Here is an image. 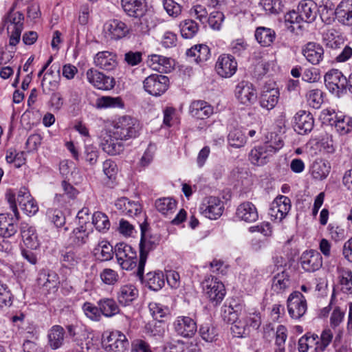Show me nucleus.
I'll use <instances>...</instances> for the list:
<instances>
[{"instance_id": "nucleus-1", "label": "nucleus", "mask_w": 352, "mask_h": 352, "mask_svg": "<svg viewBox=\"0 0 352 352\" xmlns=\"http://www.w3.org/2000/svg\"><path fill=\"white\" fill-rule=\"evenodd\" d=\"M6 199L10 204V208L14 212L15 219L10 217L9 214H0V251L8 252L12 250L11 243L5 239L14 235L17 231V221L19 219V212L15 203V196L12 192L6 194Z\"/></svg>"}, {"instance_id": "nucleus-2", "label": "nucleus", "mask_w": 352, "mask_h": 352, "mask_svg": "<svg viewBox=\"0 0 352 352\" xmlns=\"http://www.w3.org/2000/svg\"><path fill=\"white\" fill-rule=\"evenodd\" d=\"M144 221H138L141 230V239L140 243V260L138 266L137 274L142 278L144 274L145 263L148 253L158 245L160 238L157 234H153L148 232V224L143 216Z\"/></svg>"}, {"instance_id": "nucleus-3", "label": "nucleus", "mask_w": 352, "mask_h": 352, "mask_svg": "<svg viewBox=\"0 0 352 352\" xmlns=\"http://www.w3.org/2000/svg\"><path fill=\"white\" fill-rule=\"evenodd\" d=\"M283 146V141L276 133H270V139L263 146L252 149L249 160L255 165L261 166L267 163L268 158Z\"/></svg>"}, {"instance_id": "nucleus-4", "label": "nucleus", "mask_w": 352, "mask_h": 352, "mask_svg": "<svg viewBox=\"0 0 352 352\" xmlns=\"http://www.w3.org/2000/svg\"><path fill=\"white\" fill-rule=\"evenodd\" d=\"M140 129V122L136 118L124 116L115 122L112 134L116 140H126L137 137Z\"/></svg>"}, {"instance_id": "nucleus-5", "label": "nucleus", "mask_w": 352, "mask_h": 352, "mask_svg": "<svg viewBox=\"0 0 352 352\" xmlns=\"http://www.w3.org/2000/svg\"><path fill=\"white\" fill-rule=\"evenodd\" d=\"M228 321L231 323L230 330L234 337L243 338L249 333L247 318V313L244 307L241 305H232L228 307Z\"/></svg>"}, {"instance_id": "nucleus-6", "label": "nucleus", "mask_w": 352, "mask_h": 352, "mask_svg": "<svg viewBox=\"0 0 352 352\" xmlns=\"http://www.w3.org/2000/svg\"><path fill=\"white\" fill-rule=\"evenodd\" d=\"M115 254L122 269L130 270L136 267V251L131 245L123 242L117 243L115 246Z\"/></svg>"}, {"instance_id": "nucleus-7", "label": "nucleus", "mask_w": 352, "mask_h": 352, "mask_svg": "<svg viewBox=\"0 0 352 352\" xmlns=\"http://www.w3.org/2000/svg\"><path fill=\"white\" fill-rule=\"evenodd\" d=\"M203 289L210 300L215 305L220 303L226 295L223 284L214 276L206 277L202 283Z\"/></svg>"}, {"instance_id": "nucleus-8", "label": "nucleus", "mask_w": 352, "mask_h": 352, "mask_svg": "<svg viewBox=\"0 0 352 352\" xmlns=\"http://www.w3.org/2000/svg\"><path fill=\"white\" fill-rule=\"evenodd\" d=\"M168 83L167 76L157 74L150 75L143 82L144 90L155 96L163 94L168 89Z\"/></svg>"}, {"instance_id": "nucleus-9", "label": "nucleus", "mask_w": 352, "mask_h": 352, "mask_svg": "<svg viewBox=\"0 0 352 352\" xmlns=\"http://www.w3.org/2000/svg\"><path fill=\"white\" fill-rule=\"evenodd\" d=\"M287 302L289 314L294 319H300L307 311L306 298L300 292H292L289 296Z\"/></svg>"}, {"instance_id": "nucleus-10", "label": "nucleus", "mask_w": 352, "mask_h": 352, "mask_svg": "<svg viewBox=\"0 0 352 352\" xmlns=\"http://www.w3.org/2000/svg\"><path fill=\"white\" fill-rule=\"evenodd\" d=\"M223 204L216 197H208L203 199L200 207V212L210 219H217L223 213Z\"/></svg>"}, {"instance_id": "nucleus-11", "label": "nucleus", "mask_w": 352, "mask_h": 352, "mask_svg": "<svg viewBox=\"0 0 352 352\" xmlns=\"http://www.w3.org/2000/svg\"><path fill=\"white\" fill-rule=\"evenodd\" d=\"M175 332L183 338H192L197 332V323L189 316H180L173 323Z\"/></svg>"}, {"instance_id": "nucleus-12", "label": "nucleus", "mask_w": 352, "mask_h": 352, "mask_svg": "<svg viewBox=\"0 0 352 352\" xmlns=\"http://www.w3.org/2000/svg\"><path fill=\"white\" fill-rule=\"evenodd\" d=\"M105 37L111 40H119L125 37L129 32V28L124 22L113 19L107 21L103 26Z\"/></svg>"}, {"instance_id": "nucleus-13", "label": "nucleus", "mask_w": 352, "mask_h": 352, "mask_svg": "<svg viewBox=\"0 0 352 352\" xmlns=\"http://www.w3.org/2000/svg\"><path fill=\"white\" fill-rule=\"evenodd\" d=\"M129 342L124 334L119 331L110 333L107 338L104 349L107 352H126Z\"/></svg>"}, {"instance_id": "nucleus-14", "label": "nucleus", "mask_w": 352, "mask_h": 352, "mask_svg": "<svg viewBox=\"0 0 352 352\" xmlns=\"http://www.w3.org/2000/svg\"><path fill=\"white\" fill-rule=\"evenodd\" d=\"M291 208L290 199L284 195L277 197L272 203L269 214L274 220L281 221Z\"/></svg>"}, {"instance_id": "nucleus-15", "label": "nucleus", "mask_w": 352, "mask_h": 352, "mask_svg": "<svg viewBox=\"0 0 352 352\" xmlns=\"http://www.w3.org/2000/svg\"><path fill=\"white\" fill-rule=\"evenodd\" d=\"M300 263L305 271L314 272L322 267V257L318 251L314 250H307L302 254L300 258Z\"/></svg>"}, {"instance_id": "nucleus-16", "label": "nucleus", "mask_w": 352, "mask_h": 352, "mask_svg": "<svg viewBox=\"0 0 352 352\" xmlns=\"http://www.w3.org/2000/svg\"><path fill=\"white\" fill-rule=\"evenodd\" d=\"M88 82L95 87L102 90H109L114 87V79L105 76L98 70L91 68L86 73Z\"/></svg>"}, {"instance_id": "nucleus-17", "label": "nucleus", "mask_w": 352, "mask_h": 352, "mask_svg": "<svg viewBox=\"0 0 352 352\" xmlns=\"http://www.w3.org/2000/svg\"><path fill=\"white\" fill-rule=\"evenodd\" d=\"M215 69L217 74L223 78L232 76L237 69L235 58L229 54H222L216 63Z\"/></svg>"}, {"instance_id": "nucleus-18", "label": "nucleus", "mask_w": 352, "mask_h": 352, "mask_svg": "<svg viewBox=\"0 0 352 352\" xmlns=\"http://www.w3.org/2000/svg\"><path fill=\"white\" fill-rule=\"evenodd\" d=\"M115 206L122 214L129 215V217L136 216L141 218V221H144L143 216L146 219V216L142 214V207L138 202L131 201L126 197H121L118 199Z\"/></svg>"}, {"instance_id": "nucleus-19", "label": "nucleus", "mask_w": 352, "mask_h": 352, "mask_svg": "<svg viewBox=\"0 0 352 352\" xmlns=\"http://www.w3.org/2000/svg\"><path fill=\"white\" fill-rule=\"evenodd\" d=\"M324 82L327 89L331 92H339L347 87V78L338 69L327 73L324 76Z\"/></svg>"}, {"instance_id": "nucleus-20", "label": "nucleus", "mask_w": 352, "mask_h": 352, "mask_svg": "<svg viewBox=\"0 0 352 352\" xmlns=\"http://www.w3.org/2000/svg\"><path fill=\"white\" fill-rule=\"evenodd\" d=\"M314 120L311 113L299 111L294 116V130L299 134L309 133L314 128Z\"/></svg>"}, {"instance_id": "nucleus-21", "label": "nucleus", "mask_w": 352, "mask_h": 352, "mask_svg": "<svg viewBox=\"0 0 352 352\" xmlns=\"http://www.w3.org/2000/svg\"><path fill=\"white\" fill-rule=\"evenodd\" d=\"M297 10L301 16V20L306 23L314 22L318 14L320 12V8L318 5L312 0H302L299 2Z\"/></svg>"}, {"instance_id": "nucleus-22", "label": "nucleus", "mask_w": 352, "mask_h": 352, "mask_svg": "<svg viewBox=\"0 0 352 352\" xmlns=\"http://www.w3.org/2000/svg\"><path fill=\"white\" fill-rule=\"evenodd\" d=\"M235 95L241 103L248 105L256 99V90L252 85L245 81L239 82L235 89Z\"/></svg>"}, {"instance_id": "nucleus-23", "label": "nucleus", "mask_w": 352, "mask_h": 352, "mask_svg": "<svg viewBox=\"0 0 352 352\" xmlns=\"http://www.w3.org/2000/svg\"><path fill=\"white\" fill-rule=\"evenodd\" d=\"M124 12L130 17L140 18L146 10V0H121Z\"/></svg>"}, {"instance_id": "nucleus-24", "label": "nucleus", "mask_w": 352, "mask_h": 352, "mask_svg": "<svg viewBox=\"0 0 352 352\" xmlns=\"http://www.w3.org/2000/svg\"><path fill=\"white\" fill-rule=\"evenodd\" d=\"M95 65L105 71H111L118 65L117 56L109 51L98 52L94 58Z\"/></svg>"}, {"instance_id": "nucleus-25", "label": "nucleus", "mask_w": 352, "mask_h": 352, "mask_svg": "<svg viewBox=\"0 0 352 352\" xmlns=\"http://www.w3.org/2000/svg\"><path fill=\"white\" fill-rule=\"evenodd\" d=\"M236 215L239 219L248 223L254 222L258 218L256 206L249 201L243 202L238 206Z\"/></svg>"}, {"instance_id": "nucleus-26", "label": "nucleus", "mask_w": 352, "mask_h": 352, "mask_svg": "<svg viewBox=\"0 0 352 352\" xmlns=\"http://www.w3.org/2000/svg\"><path fill=\"white\" fill-rule=\"evenodd\" d=\"M65 338V331L60 325H54L47 333V344L52 350L60 349L63 344Z\"/></svg>"}, {"instance_id": "nucleus-27", "label": "nucleus", "mask_w": 352, "mask_h": 352, "mask_svg": "<svg viewBox=\"0 0 352 352\" xmlns=\"http://www.w3.org/2000/svg\"><path fill=\"white\" fill-rule=\"evenodd\" d=\"M67 336L77 345L80 346L89 337V333L82 324H71L66 326Z\"/></svg>"}, {"instance_id": "nucleus-28", "label": "nucleus", "mask_w": 352, "mask_h": 352, "mask_svg": "<svg viewBox=\"0 0 352 352\" xmlns=\"http://www.w3.org/2000/svg\"><path fill=\"white\" fill-rule=\"evenodd\" d=\"M189 111L192 117L204 120L212 114L213 108L205 101L197 100L190 104Z\"/></svg>"}, {"instance_id": "nucleus-29", "label": "nucleus", "mask_w": 352, "mask_h": 352, "mask_svg": "<svg viewBox=\"0 0 352 352\" xmlns=\"http://www.w3.org/2000/svg\"><path fill=\"white\" fill-rule=\"evenodd\" d=\"M302 54L310 63L318 65L322 59L324 50L319 44L310 42L302 50Z\"/></svg>"}, {"instance_id": "nucleus-30", "label": "nucleus", "mask_w": 352, "mask_h": 352, "mask_svg": "<svg viewBox=\"0 0 352 352\" xmlns=\"http://www.w3.org/2000/svg\"><path fill=\"white\" fill-rule=\"evenodd\" d=\"M336 15L344 25H352V0L341 1L336 10Z\"/></svg>"}, {"instance_id": "nucleus-31", "label": "nucleus", "mask_w": 352, "mask_h": 352, "mask_svg": "<svg viewBox=\"0 0 352 352\" xmlns=\"http://www.w3.org/2000/svg\"><path fill=\"white\" fill-rule=\"evenodd\" d=\"M21 233L23 241L28 248L34 250L38 247V237L34 227L23 223L21 226Z\"/></svg>"}, {"instance_id": "nucleus-32", "label": "nucleus", "mask_w": 352, "mask_h": 352, "mask_svg": "<svg viewBox=\"0 0 352 352\" xmlns=\"http://www.w3.org/2000/svg\"><path fill=\"white\" fill-rule=\"evenodd\" d=\"M138 296V290L133 285H125L122 286L117 294L119 303L123 306L129 305Z\"/></svg>"}, {"instance_id": "nucleus-33", "label": "nucleus", "mask_w": 352, "mask_h": 352, "mask_svg": "<svg viewBox=\"0 0 352 352\" xmlns=\"http://www.w3.org/2000/svg\"><path fill=\"white\" fill-rule=\"evenodd\" d=\"M279 98V91L277 89H264L260 97L261 107L271 110L277 104Z\"/></svg>"}, {"instance_id": "nucleus-34", "label": "nucleus", "mask_w": 352, "mask_h": 352, "mask_svg": "<svg viewBox=\"0 0 352 352\" xmlns=\"http://www.w3.org/2000/svg\"><path fill=\"white\" fill-rule=\"evenodd\" d=\"M113 138V135H107L100 142L102 149L111 155L120 154L124 150V145Z\"/></svg>"}, {"instance_id": "nucleus-35", "label": "nucleus", "mask_w": 352, "mask_h": 352, "mask_svg": "<svg viewBox=\"0 0 352 352\" xmlns=\"http://www.w3.org/2000/svg\"><path fill=\"white\" fill-rule=\"evenodd\" d=\"M151 66L154 69L161 72L168 73L173 68V60L157 54H151L149 56Z\"/></svg>"}, {"instance_id": "nucleus-36", "label": "nucleus", "mask_w": 352, "mask_h": 352, "mask_svg": "<svg viewBox=\"0 0 352 352\" xmlns=\"http://www.w3.org/2000/svg\"><path fill=\"white\" fill-rule=\"evenodd\" d=\"M331 170L330 163L325 160H316L311 166V173L316 179L322 180L329 174Z\"/></svg>"}, {"instance_id": "nucleus-37", "label": "nucleus", "mask_w": 352, "mask_h": 352, "mask_svg": "<svg viewBox=\"0 0 352 352\" xmlns=\"http://www.w3.org/2000/svg\"><path fill=\"white\" fill-rule=\"evenodd\" d=\"M38 284L45 287L49 292L54 293L58 287V280L55 273H41L37 278Z\"/></svg>"}, {"instance_id": "nucleus-38", "label": "nucleus", "mask_w": 352, "mask_h": 352, "mask_svg": "<svg viewBox=\"0 0 352 352\" xmlns=\"http://www.w3.org/2000/svg\"><path fill=\"white\" fill-rule=\"evenodd\" d=\"M100 314L107 318L112 317L120 311V308L113 298H104L98 301Z\"/></svg>"}, {"instance_id": "nucleus-39", "label": "nucleus", "mask_w": 352, "mask_h": 352, "mask_svg": "<svg viewBox=\"0 0 352 352\" xmlns=\"http://www.w3.org/2000/svg\"><path fill=\"white\" fill-rule=\"evenodd\" d=\"M255 38L261 46L268 47L274 42L276 33L270 28L258 27L255 31Z\"/></svg>"}, {"instance_id": "nucleus-40", "label": "nucleus", "mask_w": 352, "mask_h": 352, "mask_svg": "<svg viewBox=\"0 0 352 352\" xmlns=\"http://www.w3.org/2000/svg\"><path fill=\"white\" fill-rule=\"evenodd\" d=\"M23 15L19 12H10L4 20L8 32L22 31Z\"/></svg>"}, {"instance_id": "nucleus-41", "label": "nucleus", "mask_w": 352, "mask_h": 352, "mask_svg": "<svg viewBox=\"0 0 352 352\" xmlns=\"http://www.w3.org/2000/svg\"><path fill=\"white\" fill-rule=\"evenodd\" d=\"M89 234V232L86 230L83 226L74 229L69 237V245L74 247L82 246L87 243Z\"/></svg>"}, {"instance_id": "nucleus-42", "label": "nucleus", "mask_w": 352, "mask_h": 352, "mask_svg": "<svg viewBox=\"0 0 352 352\" xmlns=\"http://www.w3.org/2000/svg\"><path fill=\"white\" fill-rule=\"evenodd\" d=\"M165 276L162 272H149L146 274V282L148 287L153 291H158L165 283Z\"/></svg>"}, {"instance_id": "nucleus-43", "label": "nucleus", "mask_w": 352, "mask_h": 352, "mask_svg": "<svg viewBox=\"0 0 352 352\" xmlns=\"http://www.w3.org/2000/svg\"><path fill=\"white\" fill-rule=\"evenodd\" d=\"M318 344V336L315 333H307L298 340V351L308 352L309 349L313 347H314V351H316V346Z\"/></svg>"}, {"instance_id": "nucleus-44", "label": "nucleus", "mask_w": 352, "mask_h": 352, "mask_svg": "<svg viewBox=\"0 0 352 352\" xmlns=\"http://www.w3.org/2000/svg\"><path fill=\"white\" fill-rule=\"evenodd\" d=\"M325 45L331 49H337L343 44V38L334 29L327 30L323 34Z\"/></svg>"}, {"instance_id": "nucleus-45", "label": "nucleus", "mask_w": 352, "mask_h": 352, "mask_svg": "<svg viewBox=\"0 0 352 352\" xmlns=\"http://www.w3.org/2000/svg\"><path fill=\"white\" fill-rule=\"evenodd\" d=\"M96 107L98 109L122 108L124 103L120 97L102 96L97 98Z\"/></svg>"}, {"instance_id": "nucleus-46", "label": "nucleus", "mask_w": 352, "mask_h": 352, "mask_svg": "<svg viewBox=\"0 0 352 352\" xmlns=\"http://www.w3.org/2000/svg\"><path fill=\"white\" fill-rule=\"evenodd\" d=\"M335 127L340 135H345L352 130V119L349 116L336 115Z\"/></svg>"}, {"instance_id": "nucleus-47", "label": "nucleus", "mask_w": 352, "mask_h": 352, "mask_svg": "<svg viewBox=\"0 0 352 352\" xmlns=\"http://www.w3.org/2000/svg\"><path fill=\"white\" fill-rule=\"evenodd\" d=\"M179 27L181 34L185 38H192L199 30L198 24L195 21L190 19L182 21Z\"/></svg>"}, {"instance_id": "nucleus-48", "label": "nucleus", "mask_w": 352, "mask_h": 352, "mask_svg": "<svg viewBox=\"0 0 352 352\" xmlns=\"http://www.w3.org/2000/svg\"><path fill=\"white\" fill-rule=\"evenodd\" d=\"M156 209L163 214H168L176 208V201L170 197L158 199L155 204Z\"/></svg>"}, {"instance_id": "nucleus-49", "label": "nucleus", "mask_w": 352, "mask_h": 352, "mask_svg": "<svg viewBox=\"0 0 352 352\" xmlns=\"http://www.w3.org/2000/svg\"><path fill=\"white\" fill-rule=\"evenodd\" d=\"M228 141L232 147L241 148L246 143V136L241 130L235 129L229 133Z\"/></svg>"}, {"instance_id": "nucleus-50", "label": "nucleus", "mask_w": 352, "mask_h": 352, "mask_svg": "<svg viewBox=\"0 0 352 352\" xmlns=\"http://www.w3.org/2000/svg\"><path fill=\"white\" fill-rule=\"evenodd\" d=\"M187 55L195 56L197 62L206 60L210 56V50L205 45H195L187 51Z\"/></svg>"}, {"instance_id": "nucleus-51", "label": "nucleus", "mask_w": 352, "mask_h": 352, "mask_svg": "<svg viewBox=\"0 0 352 352\" xmlns=\"http://www.w3.org/2000/svg\"><path fill=\"white\" fill-rule=\"evenodd\" d=\"M92 223L99 232H105L110 227L108 217L101 212H96L93 214Z\"/></svg>"}, {"instance_id": "nucleus-52", "label": "nucleus", "mask_w": 352, "mask_h": 352, "mask_svg": "<svg viewBox=\"0 0 352 352\" xmlns=\"http://www.w3.org/2000/svg\"><path fill=\"white\" fill-rule=\"evenodd\" d=\"M323 94L318 89L310 90L306 95L309 106L314 109H319L323 102Z\"/></svg>"}, {"instance_id": "nucleus-53", "label": "nucleus", "mask_w": 352, "mask_h": 352, "mask_svg": "<svg viewBox=\"0 0 352 352\" xmlns=\"http://www.w3.org/2000/svg\"><path fill=\"white\" fill-rule=\"evenodd\" d=\"M199 333L204 340L210 342L214 341L218 335L216 328L208 323L201 325Z\"/></svg>"}, {"instance_id": "nucleus-54", "label": "nucleus", "mask_w": 352, "mask_h": 352, "mask_svg": "<svg viewBox=\"0 0 352 352\" xmlns=\"http://www.w3.org/2000/svg\"><path fill=\"white\" fill-rule=\"evenodd\" d=\"M333 338L332 331L329 328L324 329L320 335L319 344L316 346V352H323L331 342Z\"/></svg>"}, {"instance_id": "nucleus-55", "label": "nucleus", "mask_w": 352, "mask_h": 352, "mask_svg": "<svg viewBox=\"0 0 352 352\" xmlns=\"http://www.w3.org/2000/svg\"><path fill=\"white\" fill-rule=\"evenodd\" d=\"M82 309L89 319L95 321H98L100 319L101 314L98 305L95 306L89 302H86L83 304Z\"/></svg>"}, {"instance_id": "nucleus-56", "label": "nucleus", "mask_w": 352, "mask_h": 352, "mask_svg": "<svg viewBox=\"0 0 352 352\" xmlns=\"http://www.w3.org/2000/svg\"><path fill=\"white\" fill-rule=\"evenodd\" d=\"M224 21V14L219 11L210 12L208 17L207 22L209 26L214 30H219Z\"/></svg>"}, {"instance_id": "nucleus-57", "label": "nucleus", "mask_w": 352, "mask_h": 352, "mask_svg": "<svg viewBox=\"0 0 352 352\" xmlns=\"http://www.w3.org/2000/svg\"><path fill=\"white\" fill-rule=\"evenodd\" d=\"M288 285V276L285 272H283L281 274H278L273 278L272 287L276 292L285 289Z\"/></svg>"}, {"instance_id": "nucleus-58", "label": "nucleus", "mask_w": 352, "mask_h": 352, "mask_svg": "<svg viewBox=\"0 0 352 352\" xmlns=\"http://www.w3.org/2000/svg\"><path fill=\"white\" fill-rule=\"evenodd\" d=\"M261 5L269 14H277L282 10L280 0H261Z\"/></svg>"}, {"instance_id": "nucleus-59", "label": "nucleus", "mask_w": 352, "mask_h": 352, "mask_svg": "<svg viewBox=\"0 0 352 352\" xmlns=\"http://www.w3.org/2000/svg\"><path fill=\"white\" fill-rule=\"evenodd\" d=\"M49 219L57 227L60 228L63 226L65 223V217L59 210H48L47 213Z\"/></svg>"}, {"instance_id": "nucleus-60", "label": "nucleus", "mask_w": 352, "mask_h": 352, "mask_svg": "<svg viewBox=\"0 0 352 352\" xmlns=\"http://www.w3.org/2000/svg\"><path fill=\"white\" fill-rule=\"evenodd\" d=\"M341 290L346 294L352 293V272L351 271L344 272L340 280Z\"/></svg>"}, {"instance_id": "nucleus-61", "label": "nucleus", "mask_w": 352, "mask_h": 352, "mask_svg": "<svg viewBox=\"0 0 352 352\" xmlns=\"http://www.w3.org/2000/svg\"><path fill=\"white\" fill-rule=\"evenodd\" d=\"M79 260V256L73 250L65 251L62 253L61 261L65 267H74L78 263Z\"/></svg>"}, {"instance_id": "nucleus-62", "label": "nucleus", "mask_w": 352, "mask_h": 352, "mask_svg": "<svg viewBox=\"0 0 352 352\" xmlns=\"http://www.w3.org/2000/svg\"><path fill=\"white\" fill-rule=\"evenodd\" d=\"M300 18L301 16L298 10L290 11L285 15V25L287 27L289 30H290V31L293 32L294 30V28L292 24H299L301 22H303Z\"/></svg>"}, {"instance_id": "nucleus-63", "label": "nucleus", "mask_w": 352, "mask_h": 352, "mask_svg": "<svg viewBox=\"0 0 352 352\" xmlns=\"http://www.w3.org/2000/svg\"><path fill=\"white\" fill-rule=\"evenodd\" d=\"M21 203L19 205L21 209L29 216L35 214L38 210V206L32 197Z\"/></svg>"}, {"instance_id": "nucleus-64", "label": "nucleus", "mask_w": 352, "mask_h": 352, "mask_svg": "<svg viewBox=\"0 0 352 352\" xmlns=\"http://www.w3.org/2000/svg\"><path fill=\"white\" fill-rule=\"evenodd\" d=\"M164 8L171 16L177 17L182 12V6L173 0H164Z\"/></svg>"}]
</instances>
